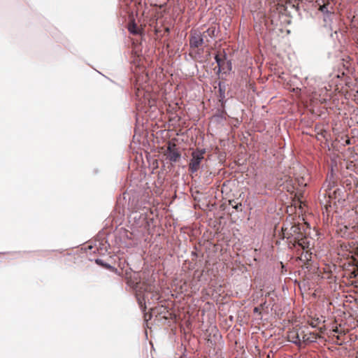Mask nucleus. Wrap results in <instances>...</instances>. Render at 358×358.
<instances>
[{
  "instance_id": "nucleus-1",
  "label": "nucleus",
  "mask_w": 358,
  "mask_h": 358,
  "mask_svg": "<svg viewBox=\"0 0 358 358\" xmlns=\"http://www.w3.org/2000/svg\"><path fill=\"white\" fill-rule=\"evenodd\" d=\"M318 10L322 14L323 27L325 29L327 33L332 36V31H334L333 20L335 17L333 6L329 2H327L320 5Z\"/></svg>"
},
{
  "instance_id": "nucleus-2",
  "label": "nucleus",
  "mask_w": 358,
  "mask_h": 358,
  "mask_svg": "<svg viewBox=\"0 0 358 358\" xmlns=\"http://www.w3.org/2000/svg\"><path fill=\"white\" fill-rule=\"evenodd\" d=\"M300 225H283L281 228V235L282 238H287L289 243H292L294 241V238H297L294 234H302Z\"/></svg>"
},
{
  "instance_id": "nucleus-3",
  "label": "nucleus",
  "mask_w": 358,
  "mask_h": 358,
  "mask_svg": "<svg viewBox=\"0 0 358 358\" xmlns=\"http://www.w3.org/2000/svg\"><path fill=\"white\" fill-rule=\"evenodd\" d=\"M205 150H197L192 153V159L190 160L189 166L192 173H195L199 169L201 160L203 159V154Z\"/></svg>"
},
{
  "instance_id": "nucleus-4",
  "label": "nucleus",
  "mask_w": 358,
  "mask_h": 358,
  "mask_svg": "<svg viewBox=\"0 0 358 358\" xmlns=\"http://www.w3.org/2000/svg\"><path fill=\"white\" fill-rule=\"evenodd\" d=\"M294 235L296 236L297 238H294V241L292 243L293 246L297 249L299 248L303 250H308L309 248V241L308 238L303 235V234H298Z\"/></svg>"
},
{
  "instance_id": "nucleus-5",
  "label": "nucleus",
  "mask_w": 358,
  "mask_h": 358,
  "mask_svg": "<svg viewBox=\"0 0 358 358\" xmlns=\"http://www.w3.org/2000/svg\"><path fill=\"white\" fill-rule=\"evenodd\" d=\"M287 340L298 346H301V335L299 329L293 328L292 329L287 331Z\"/></svg>"
},
{
  "instance_id": "nucleus-6",
  "label": "nucleus",
  "mask_w": 358,
  "mask_h": 358,
  "mask_svg": "<svg viewBox=\"0 0 358 358\" xmlns=\"http://www.w3.org/2000/svg\"><path fill=\"white\" fill-rule=\"evenodd\" d=\"M203 43V37L201 34L194 33L191 36L189 44L192 48H198Z\"/></svg>"
},
{
  "instance_id": "nucleus-7",
  "label": "nucleus",
  "mask_w": 358,
  "mask_h": 358,
  "mask_svg": "<svg viewBox=\"0 0 358 358\" xmlns=\"http://www.w3.org/2000/svg\"><path fill=\"white\" fill-rule=\"evenodd\" d=\"M129 222V223L133 222L132 224H148V222L145 221V217L138 212H134L130 215Z\"/></svg>"
},
{
  "instance_id": "nucleus-8",
  "label": "nucleus",
  "mask_w": 358,
  "mask_h": 358,
  "mask_svg": "<svg viewBox=\"0 0 358 358\" xmlns=\"http://www.w3.org/2000/svg\"><path fill=\"white\" fill-rule=\"evenodd\" d=\"M337 227H340L339 229H337L336 231H340L341 236L348 238L350 237V233L348 232V230L350 229V227L352 229H358V225H337Z\"/></svg>"
},
{
  "instance_id": "nucleus-9",
  "label": "nucleus",
  "mask_w": 358,
  "mask_h": 358,
  "mask_svg": "<svg viewBox=\"0 0 358 358\" xmlns=\"http://www.w3.org/2000/svg\"><path fill=\"white\" fill-rule=\"evenodd\" d=\"M167 157L171 162H176L180 158L179 152L176 150H172L171 147L168 148Z\"/></svg>"
},
{
  "instance_id": "nucleus-10",
  "label": "nucleus",
  "mask_w": 358,
  "mask_h": 358,
  "mask_svg": "<svg viewBox=\"0 0 358 358\" xmlns=\"http://www.w3.org/2000/svg\"><path fill=\"white\" fill-rule=\"evenodd\" d=\"M99 245H101L103 247H97L96 245H95L94 246L88 245V249L90 250H92V249L94 248L96 249V250H93L92 252L96 253L97 252V253L100 255H103L105 252H107V247L104 244L99 243Z\"/></svg>"
},
{
  "instance_id": "nucleus-11",
  "label": "nucleus",
  "mask_w": 358,
  "mask_h": 358,
  "mask_svg": "<svg viewBox=\"0 0 358 358\" xmlns=\"http://www.w3.org/2000/svg\"><path fill=\"white\" fill-rule=\"evenodd\" d=\"M221 70L224 71V73L230 72L232 70V63L231 60H227L226 62H223L221 66Z\"/></svg>"
},
{
  "instance_id": "nucleus-12",
  "label": "nucleus",
  "mask_w": 358,
  "mask_h": 358,
  "mask_svg": "<svg viewBox=\"0 0 358 358\" xmlns=\"http://www.w3.org/2000/svg\"><path fill=\"white\" fill-rule=\"evenodd\" d=\"M334 183L335 182L333 180V176L331 175L329 178L324 184V188H325L326 190H331V188L334 186Z\"/></svg>"
},
{
  "instance_id": "nucleus-13",
  "label": "nucleus",
  "mask_w": 358,
  "mask_h": 358,
  "mask_svg": "<svg viewBox=\"0 0 358 358\" xmlns=\"http://www.w3.org/2000/svg\"><path fill=\"white\" fill-rule=\"evenodd\" d=\"M300 335H301V345L302 344H306L307 343H309V338H308V333H305L304 331H301L300 332Z\"/></svg>"
},
{
  "instance_id": "nucleus-14",
  "label": "nucleus",
  "mask_w": 358,
  "mask_h": 358,
  "mask_svg": "<svg viewBox=\"0 0 358 358\" xmlns=\"http://www.w3.org/2000/svg\"><path fill=\"white\" fill-rule=\"evenodd\" d=\"M309 338V343L315 342L318 338V336L315 333L309 332L308 333Z\"/></svg>"
},
{
  "instance_id": "nucleus-15",
  "label": "nucleus",
  "mask_w": 358,
  "mask_h": 358,
  "mask_svg": "<svg viewBox=\"0 0 358 358\" xmlns=\"http://www.w3.org/2000/svg\"><path fill=\"white\" fill-rule=\"evenodd\" d=\"M215 62L217 63V66H218V71H217L220 73L221 71V66H222L223 62H222L221 59L219 57V56L217 55L215 56Z\"/></svg>"
},
{
  "instance_id": "nucleus-16",
  "label": "nucleus",
  "mask_w": 358,
  "mask_h": 358,
  "mask_svg": "<svg viewBox=\"0 0 358 358\" xmlns=\"http://www.w3.org/2000/svg\"><path fill=\"white\" fill-rule=\"evenodd\" d=\"M129 31L131 34H136L138 33L136 24L133 23L132 25L129 27Z\"/></svg>"
},
{
  "instance_id": "nucleus-17",
  "label": "nucleus",
  "mask_w": 358,
  "mask_h": 358,
  "mask_svg": "<svg viewBox=\"0 0 358 358\" xmlns=\"http://www.w3.org/2000/svg\"><path fill=\"white\" fill-rule=\"evenodd\" d=\"M219 91H220V96L221 98H224L225 96V89L222 86V84H219Z\"/></svg>"
},
{
  "instance_id": "nucleus-18",
  "label": "nucleus",
  "mask_w": 358,
  "mask_h": 358,
  "mask_svg": "<svg viewBox=\"0 0 358 358\" xmlns=\"http://www.w3.org/2000/svg\"><path fill=\"white\" fill-rule=\"evenodd\" d=\"M333 331L334 333H337L338 334L339 333V330H338V328L337 327H336L334 329H333Z\"/></svg>"
},
{
  "instance_id": "nucleus-19",
  "label": "nucleus",
  "mask_w": 358,
  "mask_h": 358,
  "mask_svg": "<svg viewBox=\"0 0 358 358\" xmlns=\"http://www.w3.org/2000/svg\"><path fill=\"white\" fill-rule=\"evenodd\" d=\"M350 144H351L350 140L349 138L347 139L346 141H345V145H350Z\"/></svg>"
},
{
  "instance_id": "nucleus-20",
  "label": "nucleus",
  "mask_w": 358,
  "mask_h": 358,
  "mask_svg": "<svg viewBox=\"0 0 358 358\" xmlns=\"http://www.w3.org/2000/svg\"><path fill=\"white\" fill-rule=\"evenodd\" d=\"M254 311H255V312H257V311H258V308H257V307H256V308H255Z\"/></svg>"
},
{
  "instance_id": "nucleus-21",
  "label": "nucleus",
  "mask_w": 358,
  "mask_h": 358,
  "mask_svg": "<svg viewBox=\"0 0 358 358\" xmlns=\"http://www.w3.org/2000/svg\"><path fill=\"white\" fill-rule=\"evenodd\" d=\"M310 325H311L312 327H315V325L314 324V322H312V323L310 324Z\"/></svg>"
},
{
  "instance_id": "nucleus-22",
  "label": "nucleus",
  "mask_w": 358,
  "mask_h": 358,
  "mask_svg": "<svg viewBox=\"0 0 358 358\" xmlns=\"http://www.w3.org/2000/svg\"><path fill=\"white\" fill-rule=\"evenodd\" d=\"M96 263L99 264L100 260L96 259Z\"/></svg>"
},
{
  "instance_id": "nucleus-23",
  "label": "nucleus",
  "mask_w": 358,
  "mask_h": 358,
  "mask_svg": "<svg viewBox=\"0 0 358 358\" xmlns=\"http://www.w3.org/2000/svg\"><path fill=\"white\" fill-rule=\"evenodd\" d=\"M234 208L238 209V205H236Z\"/></svg>"
},
{
  "instance_id": "nucleus-24",
  "label": "nucleus",
  "mask_w": 358,
  "mask_h": 358,
  "mask_svg": "<svg viewBox=\"0 0 358 358\" xmlns=\"http://www.w3.org/2000/svg\"><path fill=\"white\" fill-rule=\"evenodd\" d=\"M303 224H308V222H304Z\"/></svg>"
},
{
  "instance_id": "nucleus-25",
  "label": "nucleus",
  "mask_w": 358,
  "mask_h": 358,
  "mask_svg": "<svg viewBox=\"0 0 358 358\" xmlns=\"http://www.w3.org/2000/svg\"><path fill=\"white\" fill-rule=\"evenodd\" d=\"M357 250V255H358V248Z\"/></svg>"
}]
</instances>
